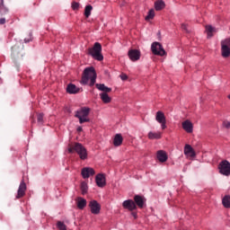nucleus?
<instances>
[{
    "label": "nucleus",
    "instance_id": "obj_40",
    "mask_svg": "<svg viewBox=\"0 0 230 230\" xmlns=\"http://www.w3.org/2000/svg\"><path fill=\"white\" fill-rule=\"evenodd\" d=\"M132 216L136 218L137 217V214L136 213H132Z\"/></svg>",
    "mask_w": 230,
    "mask_h": 230
},
{
    "label": "nucleus",
    "instance_id": "obj_32",
    "mask_svg": "<svg viewBox=\"0 0 230 230\" xmlns=\"http://www.w3.org/2000/svg\"><path fill=\"white\" fill-rule=\"evenodd\" d=\"M57 226L59 230H67V226L62 221H58Z\"/></svg>",
    "mask_w": 230,
    "mask_h": 230
},
{
    "label": "nucleus",
    "instance_id": "obj_12",
    "mask_svg": "<svg viewBox=\"0 0 230 230\" xmlns=\"http://www.w3.org/2000/svg\"><path fill=\"white\" fill-rule=\"evenodd\" d=\"M90 209L93 215H98L100 213V209H102V206L96 200H92L89 203Z\"/></svg>",
    "mask_w": 230,
    "mask_h": 230
},
{
    "label": "nucleus",
    "instance_id": "obj_25",
    "mask_svg": "<svg viewBox=\"0 0 230 230\" xmlns=\"http://www.w3.org/2000/svg\"><path fill=\"white\" fill-rule=\"evenodd\" d=\"M165 4H164V1L163 0H158L155 3V8L157 12L163 10V8H164Z\"/></svg>",
    "mask_w": 230,
    "mask_h": 230
},
{
    "label": "nucleus",
    "instance_id": "obj_21",
    "mask_svg": "<svg viewBox=\"0 0 230 230\" xmlns=\"http://www.w3.org/2000/svg\"><path fill=\"white\" fill-rule=\"evenodd\" d=\"M122 143H123V137L121 136V134L115 135L113 139L114 146H121Z\"/></svg>",
    "mask_w": 230,
    "mask_h": 230
},
{
    "label": "nucleus",
    "instance_id": "obj_5",
    "mask_svg": "<svg viewBox=\"0 0 230 230\" xmlns=\"http://www.w3.org/2000/svg\"><path fill=\"white\" fill-rule=\"evenodd\" d=\"M95 86L99 91H102V93H100V96L103 103H111V99L107 93H111L112 91V88H109L103 84H96Z\"/></svg>",
    "mask_w": 230,
    "mask_h": 230
},
{
    "label": "nucleus",
    "instance_id": "obj_2",
    "mask_svg": "<svg viewBox=\"0 0 230 230\" xmlns=\"http://www.w3.org/2000/svg\"><path fill=\"white\" fill-rule=\"evenodd\" d=\"M81 82L84 85H87V84H89L90 87H93V85L96 84V70H94V67H86L84 70Z\"/></svg>",
    "mask_w": 230,
    "mask_h": 230
},
{
    "label": "nucleus",
    "instance_id": "obj_23",
    "mask_svg": "<svg viewBox=\"0 0 230 230\" xmlns=\"http://www.w3.org/2000/svg\"><path fill=\"white\" fill-rule=\"evenodd\" d=\"M221 53L224 58H227L228 57H230V47H226V45L221 47Z\"/></svg>",
    "mask_w": 230,
    "mask_h": 230
},
{
    "label": "nucleus",
    "instance_id": "obj_8",
    "mask_svg": "<svg viewBox=\"0 0 230 230\" xmlns=\"http://www.w3.org/2000/svg\"><path fill=\"white\" fill-rule=\"evenodd\" d=\"M23 48L22 47H19L18 45H14L12 48V57L14 60H21V58H22L23 56Z\"/></svg>",
    "mask_w": 230,
    "mask_h": 230
},
{
    "label": "nucleus",
    "instance_id": "obj_1",
    "mask_svg": "<svg viewBox=\"0 0 230 230\" xmlns=\"http://www.w3.org/2000/svg\"><path fill=\"white\" fill-rule=\"evenodd\" d=\"M68 153L69 154H77L82 161H85L88 157L87 149L84 145L75 142L68 145Z\"/></svg>",
    "mask_w": 230,
    "mask_h": 230
},
{
    "label": "nucleus",
    "instance_id": "obj_3",
    "mask_svg": "<svg viewBox=\"0 0 230 230\" xmlns=\"http://www.w3.org/2000/svg\"><path fill=\"white\" fill-rule=\"evenodd\" d=\"M94 60L102 62L103 60V55H102V44L100 42H95L93 47L88 49L87 52Z\"/></svg>",
    "mask_w": 230,
    "mask_h": 230
},
{
    "label": "nucleus",
    "instance_id": "obj_22",
    "mask_svg": "<svg viewBox=\"0 0 230 230\" xmlns=\"http://www.w3.org/2000/svg\"><path fill=\"white\" fill-rule=\"evenodd\" d=\"M163 136V133H161L160 131L157 132H149L148 133V138L149 139H161Z\"/></svg>",
    "mask_w": 230,
    "mask_h": 230
},
{
    "label": "nucleus",
    "instance_id": "obj_17",
    "mask_svg": "<svg viewBox=\"0 0 230 230\" xmlns=\"http://www.w3.org/2000/svg\"><path fill=\"white\" fill-rule=\"evenodd\" d=\"M81 89L79 87H77L76 85H75L74 84H69L66 86V93H68V94H78V93H80Z\"/></svg>",
    "mask_w": 230,
    "mask_h": 230
},
{
    "label": "nucleus",
    "instance_id": "obj_14",
    "mask_svg": "<svg viewBox=\"0 0 230 230\" xmlns=\"http://www.w3.org/2000/svg\"><path fill=\"white\" fill-rule=\"evenodd\" d=\"M128 57L132 62H136L141 58V52L137 49H131L128 51Z\"/></svg>",
    "mask_w": 230,
    "mask_h": 230
},
{
    "label": "nucleus",
    "instance_id": "obj_16",
    "mask_svg": "<svg viewBox=\"0 0 230 230\" xmlns=\"http://www.w3.org/2000/svg\"><path fill=\"white\" fill-rule=\"evenodd\" d=\"M181 127L188 134H191V132H193V123L188 119L181 123Z\"/></svg>",
    "mask_w": 230,
    "mask_h": 230
},
{
    "label": "nucleus",
    "instance_id": "obj_19",
    "mask_svg": "<svg viewBox=\"0 0 230 230\" xmlns=\"http://www.w3.org/2000/svg\"><path fill=\"white\" fill-rule=\"evenodd\" d=\"M184 154L188 157H195L197 155V154L195 153V150L193 149V147H191V146H190L188 144L185 145Z\"/></svg>",
    "mask_w": 230,
    "mask_h": 230
},
{
    "label": "nucleus",
    "instance_id": "obj_9",
    "mask_svg": "<svg viewBox=\"0 0 230 230\" xmlns=\"http://www.w3.org/2000/svg\"><path fill=\"white\" fill-rule=\"evenodd\" d=\"M155 119L157 123H160L162 130L166 129V116H164V112L158 111L155 115Z\"/></svg>",
    "mask_w": 230,
    "mask_h": 230
},
{
    "label": "nucleus",
    "instance_id": "obj_38",
    "mask_svg": "<svg viewBox=\"0 0 230 230\" xmlns=\"http://www.w3.org/2000/svg\"><path fill=\"white\" fill-rule=\"evenodd\" d=\"M6 22V19L1 18L0 19V24H4Z\"/></svg>",
    "mask_w": 230,
    "mask_h": 230
},
{
    "label": "nucleus",
    "instance_id": "obj_24",
    "mask_svg": "<svg viewBox=\"0 0 230 230\" xmlns=\"http://www.w3.org/2000/svg\"><path fill=\"white\" fill-rule=\"evenodd\" d=\"M87 206V200L84 198H78L77 199V208L79 209H84Z\"/></svg>",
    "mask_w": 230,
    "mask_h": 230
},
{
    "label": "nucleus",
    "instance_id": "obj_6",
    "mask_svg": "<svg viewBox=\"0 0 230 230\" xmlns=\"http://www.w3.org/2000/svg\"><path fill=\"white\" fill-rule=\"evenodd\" d=\"M151 50L154 55H158L159 57H164V55H166V50H164L163 45L157 41L152 43Z\"/></svg>",
    "mask_w": 230,
    "mask_h": 230
},
{
    "label": "nucleus",
    "instance_id": "obj_26",
    "mask_svg": "<svg viewBox=\"0 0 230 230\" xmlns=\"http://www.w3.org/2000/svg\"><path fill=\"white\" fill-rule=\"evenodd\" d=\"M224 208H230V196H225L222 200Z\"/></svg>",
    "mask_w": 230,
    "mask_h": 230
},
{
    "label": "nucleus",
    "instance_id": "obj_28",
    "mask_svg": "<svg viewBox=\"0 0 230 230\" xmlns=\"http://www.w3.org/2000/svg\"><path fill=\"white\" fill-rule=\"evenodd\" d=\"M206 31L208 33V37H213V33L215 31V28L211 25L206 26Z\"/></svg>",
    "mask_w": 230,
    "mask_h": 230
},
{
    "label": "nucleus",
    "instance_id": "obj_13",
    "mask_svg": "<svg viewBox=\"0 0 230 230\" xmlns=\"http://www.w3.org/2000/svg\"><path fill=\"white\" fill-rule=\"evenodd\" d=\"M26 195V182L22 181L17 191L16 199H22Z\"/></svg>",
    "mask_w": 230,
    "mask_h": 230
},
{
    "label": "nucleus",
    "instance_id": "obj_33",
    "mask_svg": "<svg viewBox=\"0 0 230 230\" xmlns=\"http://www.w3.org/2000/svg\"><path fill=\"white\" fill-rule=\"evenodd\" d=\"M226 46V48H230V39H226L223 41H221V47Z\"/></svg>",
    "mask_w": 230,
    "mask_h": 230
},
{
    "label": "nucleus",
    "instance_id": "obj_29",
    "mask_svg": "<svg viewBox=\"0 0 230 230\" xmlns=\"http://www.w3.org/2000/svg\"><path fill=\"white\" fill-rule=\"evenodd\" d=\"M155 17V11L154 9L149 10L147 16H146V21H150Z\"/></svg>",
    "mask_w": 230,
    "mask_h": 230
},
{
    "label": "nucleus",
    "instance_id": "obj_18",
    "mask_svg": "<svg viewBox=\"0 0 230 230\" xmlns=\"http://www.w3.org/2000/svg\"><path fill=\"white\" fill-rule=\"evenodd\" d=\"M95 182L99 188H103L106 184L105 181V175L103 174H97L95 177Z\"/></svg>",
    "mask_w": 230,
    "mask_h": 230
},
{
    "label": "nucleus",
    "instance_id": "obj_15",
    "mask_svg": "<svg viewBox=\"0 0 230 230\" xmlns=\"http://www.w3.org/2000/svg\"><path fill=\"white\" fill-rule=\"evenodd\" d=\"M146 201V199H145V197L143 196H140V195L134 196V202L136 206H137V208H139L140 209H143Z\"/></svg>",
    "mask_w": 230,
    "mask_h": 230
},
{
    "label": "nucleus",
    "instance_id": "obj_36",
    "mask_svg": "<svg viewBox=\"0 0 230 230\" xmlns=\"http://www.w3.org/2000/svg\"><path fill=\"white\" fill-rule=\"evenodd\" d=\"M120 78H121V80L125 81V80L128 79V76L126 74H121Z\"/></svg>",
    "mask_w": 230,
    "mask_h": 230
},
{
    "label": "nucleus",
    "instance_id": "obj_41",
    "mask_svg": "<svg viewBox=\"0 0 230 230\" xmlns=\"http://www.w3.org/2000/svg\"><path fill=\"white\" fill-rule=\"evenodd\" d=\"M24 41H25V42H30V40H26V39L24 40Z\"/></svg>",
    "mask_w": 230,
    "mask_h": 230
},
{
    "label": "nucleus",
    "instance_id": "obj_11",
    "mask_svg": "<svg viewBox=\"0 0 230 230\" xmlns=\"http://www.w3.org/2000/svg\"><path fill=\"white\" fill-rule=\"evenodd\" d=\"M96 172H94V169L91 167H84L81 171V175L83 179H89V177H93Z\"/></svg>",
    "mask_w": 230,
    "mask_h": 230
},
{
    "label": "nucleus",
    "instance_id": "obj_31",
    "mask_svg": "<svg viewBox=\"0 0 230 230\" xmlns=\"http://www.w3.org/2000/svg\"><path fill=\"white\" fill-rule=\"evenodd\" d=\"M38 124L42 125L44 123V114L39 113L37 117Z\"/></svg>",
    "mask_w": 230,
    "mask_h": 230
},
{
    "label": "nucleus",
    "instance_id": "obj_34",
    "mask_svg": "<svg viewBox=\"0 0 230 230\" xmlns=\"http://www.w3.org/2000/svg\"><path fill=\"white\" fill-rule=\"evenodd\" d=\"M223 127H224V128L229 129L230 128V120H227V119L223 120Z\"/></svg>",
    "mask_w": 230,
    "mask_h": 230
},
{
    "label": "nucleus",
    "instance_id": "obj_39",
    "mask_svg": "<svg viewBox=\"0 0 230 230\" xmlns=\"http://www.w3.org/2000/svg\"><path fill=\"white\" fill-rule=\"evenodd\" d=\"M82 130H83L82 127L79 126V127L77 128V132H82Z\"/></svg>",
    "mask_w": 230,
    "mask_h": 230
},
{
    "label": "nucleus",
    "instance_id": "obj_27",
    "mask_svg": "<svg viewBox=\"0 0 230 230\" xmlns=\"http://www.w3.org/2000/svg\"><path fill=\"white\" fill-rule=\"evenodd\" d=\"M91 12H93V5H86L84 8V16L86 18L91 17Z\"/></svg>",
    "mask_w": 230,
    "mask_h": 230
},
{
    "label": "nucleus",
    "instance_id": "obj_7",
    "mask_svg": "<svg viewBox=\"0 0 230 230\" xmlns=\"http://www.w3.org/2000/svg\"><path fill=\"white\" fill-rule=\"evenodd\" d=\"M219 172L222 175H226V177H229L230 175V163L227 160H224L220 162L219 164Z\"/></svg>",
    "mask_w": 230,
    "mask_h": 230
},
{
    "label": "nucleus",
    "instance_id": "obj_10",
    "mask_svg": "<svg viewBox=\"0 0 230 230\" xmlns=\"http://www.w3.org/2000/svg\"><path fill=\"white\" fill-rule=\"evenodd\" d=\"M122 207L124 209H128V211H136L137 209V206L136 205V202L132 199H127L123 201Z\"/></svg>",
    "mask_w": 230,
    "mask_h": 230
},
{
    "label": "nucleus",
    "instance_id": "obj_37",
    "mask_svg": "<svg viewBox=\"0 0 230 230\" xmlns=\"http://www.w3.org/2000/svg\"><path fill=\"white\" fill-rule=\"evenodd\" d=\"M181 30H183L184 31H188V27L185 23L181 24Z\"/></svg>",
    "mask_w": 230,
    "mask_h": 230
},
{
    "label": "nucleus",
    "instance_id": "obj_20",
    "mask_svg": "<svg viewBox=\"0 0 230 230\" xmlns=\"http://www.w3.org/2000/svg\"><path fill=\"white\" fill-rule=\"evenodd\" d=\"M156 157L160 163H166L168 161V155L163 150L157 151Z\"/></svg>",
    "mask_w": 230,
    "mask_h": 230
},
{
    "label": "nucleus",
    "instance_id": "obj_35",
    "mask_svg": "<svg viewBox=\"0 0 230 230\" xmlns=\"http://www.w3.org/2000/svg\"><path fill=\"white\" fill-rule=\"evenodd\" d=\"M72 8H73V10H78V8H80V4L76 3V2H73Z\"/></svg>",
    "mask_w": 230,
    "mask_h": 230
},
{
    "label": "nucleus",
    "instance_id": "obj_4",
    "mask_svg": "<svg viewBox=\"0 0 230 230\" xmlns=\"http://www.w3.org/2000/svg\"><path fill=\"white\" fill-rule=\"evenodd\" d=\"M91 112V109L87 107H83L80 110L75 111V118L79 119V123L83 125V123H89L91 119H89V113Z\"/></svg>",
    "mask_w": 230,
    "mask_h": 230
},
{
    "label": "nucleus",
    "instance_id": "obj_30",
    "mask_svg": "<svg viewBox=\"0 0 230 230\" xmlns=\"http://www.w3.org/2000/svg\"><path fill=\"white\" fill-rule=\"evenodd\" d=\"M87 190H89V187L87 186V182L83 181L81 183L82 195H85V193H87Z\"/></svg>",
    "mask_w": 230,
    "mask_h": 230
}]
</instances>
